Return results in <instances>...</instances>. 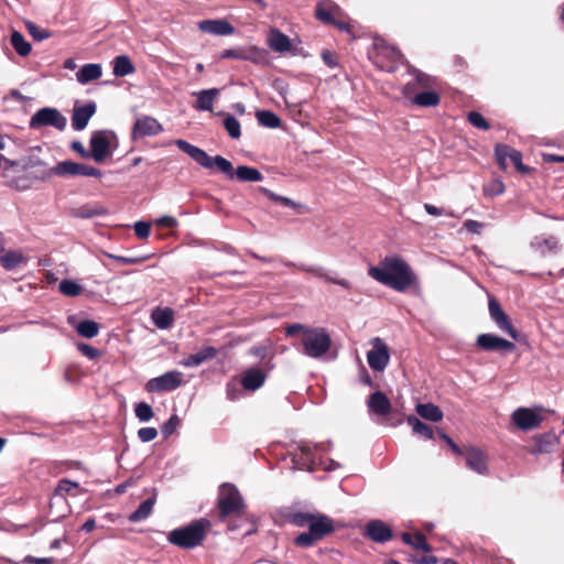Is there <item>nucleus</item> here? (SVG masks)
Wrapping results in <instances>:
<instances>
[{
  "label": "nucleus",
  "instance_id": "obj_63",
  "mask_svg": "<svg viewBox=\"0 0 564 564\" xmlns=\"http://www.w3.org/2000/svg\"><path fill=\"white\" fill-rule=\"evenodd\" d=\"M485 225L480 221L468 219L464 223V228L471 234L480 235Z\"/></svg>",
  "mask_w": 564,
  "mask_h": 564
},
{
  "label": "nucleus",
  "instance_id": "obj_3",
  "mask_svg": "<svg viewBox=\"0 0 564 564\" xmlns=\"http://www.w3.org/2000/svg\"><path fill=\"white\" fill-rule=\"evenodd\" d=\"M285 335L288 337L300 335L302 352L311 358H321L332 346V338L323 327L312 328L294 323L285 327Z\"/></svg>",
  "mask_w": 564,
  "mask_h": 564
},
{
  "label": "nucleus",
  "instance_id": "obj_19",
  "mask_svg": "<svg viewBox=\"0 0 564 564\" xmlns=\"http://www.w3.org/2000/svg\"><path fill=\"white\" fill-rule=\"evenodd\" d=\"M308 530L319 540L335 531V522L324 513H314Z\"/></svg>",
  "mask_w": 564,
  "mask_h": 564
},
{
  "label": "nucleus",
  "instance_id": "obj_44",
  "mask_svg": "<svg viewBox=\"0 0 564 564\" xmlns=\"http://www.w3.org/2000/svg\"><path fill=\"white\" fill-rule=\"evenodd\" d=\"M258 191L260 193H262L263 195H265L269 199H271L274 203H279V204L283 205V206L292 207V208L302 207L301 204H297V203L293 202L292 199H290L288 197L278 195V194L273 193L272 191H270V189H268L265 187L260 186V187H258Z\"/></svg>",
  "mask_w": 564,
  "mask_h": 564
},
{
  "label": "nucleus",
  "instance_id": "obj_59",
  "mask_svg": "<svg viewBox=\"0 0 564 564\" xmlns=\"http://www.w3.org/2000/svg\"><path fill=\"white\" fill-rule=\"evenodd\" d=\"M78 482L72 481L67 478L61 479L54 490V494H68L74 489H78Z\"/></svg>",
  "mask_w": 564,
  "mask_h": 564
},
{
  "label": "nucleus",
  "instance_id": "obj_22",
  "mask_svg": "<svg viewBox=\"0 0 564 564\" xmlns=\"http://www.w3.org/2000/svg\"><path fill=\"white\" fill-rule=\"evenodd\" d=\"M343 13V10L332 1H321L315 7V17L324 24H332Z\"/></svg>",
  "mask_w": 564,
  "mask_h": 564
},
{
  "label": "nucleus",
  "instance_id": "obj_8",
  "mask_svg": "<svg viewBox=\"0 0 564 564\" xmlns=\"http://www.w3.org/2000/svg\"><path fill=\"white\" fill-rule=\"evenodd\" d=\"M184 383L183 373L171 370L160 377L150 379L145 384L148 392H167L180 388Z\"/></svg>",
  "mask_w": 564,
  "mask_h": 564
},
{
  "label": "nucleus",
  "instance_id": "obj_27",
  "mask_svg": "<svg viewBox=\"0 0 564 564\" xmlns=\"http://www.w3.org/2000/svg\"><path fill=\"white\" fill-rule=\"evenodd\" d=\"M267 43L270 48L278 53H286L292 50L290 37L282 33L279 29L270 30Z\"/></svg>",
  "mask_w": 564,
  "mask_h": 564
},
{
  "label": "nucleus",
  "instance_id": "obj_64",
  "mask_svg": "<svg viewBox=\"0 0 564 564\" xmlns=\"http://www.w3.org/2000/svg\"><path fill=\"white\" fill-rule=\"evenodd\" d=\"M323 62L330 68H334L338 65L336 53L325 50L322 52Z\"/></svg>",
  "mask_w": 564,
  "mask_h": 564
},
{
  "label": "nucleus",
  "instance_id": "obj_35",
  "mask_svg": "<svg viewBox=\"0 0 564 564\" xmlns=\"http://www.w3.org/2000/svg\"><path fill=\"white\" fill-rule=\"evenodd\" d=\"M406 423L412 427L413 433L417 435H422L427 440H432L434 437V430L432 426L423 423L419 417L411 414L406 417Z\"/></svg>",
  "mask_w": 564,
  "mask_h": 564
},
{
  "label": "nucleus",
  "instance_id": "obj_57",
  "mask_svg": "<svg viewBox=\"0 0 564 564\" xmlns=\"http://www.w3.org/2000/svg\"><path fill=\"white\" fill-rule=\"evenodd\" d=\"M330 25L348 34H354V26L350 24L348 18L343 12Z\"/></svg>",
  "mask_w": 564,
  "mask_h": 564
},
{
  "label": "nucleus",
  "instance_id": "obj_60",
  "mask_svg": "<svg viewBox=\"0 0 564 564\" xmlns=\"http://www.w3.org/2000/svg\"><path fill=\"white\" fill-rule=\"evenodd\" d=\"M158 436V431L155 427H142L138 431V437L144 442H151Z\"/></svg>",
  "mask_w": 564,
  "mask_h": 564
},
{
  "label": "nucleus",
  "instance_id": "obj_26",
  "mask_svg": "<svg viewBox=\"0 0 564 564\" xmlns=\"http://www.w3.org/2000/svg\"><path fill=\"white\" fill-rule=\"evenodd\" d=\"M108 214V209L100 203L93 202L72 208L69 215L75 218L89 219Z\"/></svg>",
  "mask_w": 564,
  "mask_h": 564
},
{
  "label": "nucleus",
  "instance_id": "obj_34",
  "mask_svg": "<svg viewBox=\"0 0 564 564\" xmlns=\"http://www.w3.org/2000/svg\"><path fill=\"white\" fill-rule=\"evenodd\" d=\"M441 96L436 91L424 90L417 93L412 98V104L420 107H435L440 104Z\"/></svg>",
  "mask_w": 564,
  "mask_h": 564
},
{
  "label": "nucleus",
  "instance_id": "obj_12",
  "mask_svg": "<svg viewBox=\"0 0 564 564\" xmlns=\"http://www.w3.org/2000/svg\"><path fill=\"white\" fill-rule=\"evenodd\" d=\"M488 308L491 319L497 326L505 333H507L512 339L517 340L519 333L516 327L511 324L509 316L502 310L498 300L494 296H489Z\"/></svg>",
  "mask_w": 564,
  "mask_h": 564
},
{
  "label": "nucleus",
  "instance_id": "obj_10",
  "mask_svg": "<svg viewBox=\"0 0 564 564\" xmlns=\"http://www.w3.org/2000/svg\"><path fill=\"white\" fill-rule=\"evenodd\" d=\"M370 343L372 349L367 354L369 367L375 371H383L390 360L389 347L379 337L372 338Z\"/></svg>",
  "mask_w": 564,
  "mask_h": 564
},
{
  "label": "nucleus",
  "instance_id": "obj_31",
  "mask_svg": "<svg viewBox=\"0 0 564 564\" xmlns=\"http://www.w3.org/2000/svg\"><path fill=\"white\" fill-rule=\"evenodd\" d=\"M416 413L424 420L437 423L443 420V411L440 406L433 403H417L415 406Z\"/></svg>",
  "mask_w": 564,
  "mask_h": 564
},
{
  "label": "nucleus",
  "instance_id": "obj_30",
  "mask_svg": "<svg viewBox=\"0 0 564 564\" xmlns=\"http://www.w3.org/2000/svg\"><path fill=\"white\" fill-rule=\"evenodd\" d=\"M151 318L156 327L167 329L173 325L174 311L170 307H156L152 311Z\"/></svg>",
  "mask_w": 564,
  "mask_h": 564
},
{
  "label": "nucleus",
  "instance_id": "obj_7",
  "mask_svg": "<svg viewBox=\"0 0 564 564\" xmlns=\"http://www.w3.org/2000/svg\"><path fill=\"white\" fill-rule=\"evenodd\" d=\"M53 174L57 176L82 175L90 177H101L102 175L101 171L97 167L73 161L58 162L54 167L51 169L50 175Z\"/></svg>",
  "mask_w": 564,
  "mask_h": 564
},
{
  "label": "nucleus",
  "instance_id": "obj_23",
  "mask_svg": "<svg viewBox=\"0 0 564 564\" xmlns=\"http://www.w3.org/2000/svg\"><path fill=\"white\" fill-rule=\"evenodd\" d=\"M288 265L295 267L297 270H300L302 272H306V273H310V274H312V275H314L316 278L323 279L325 282L340 285L341 288H344L346 290H350L351 289V283L348 280L333 278L329 274H327L324 271V269L321 268V267H310V265H306V264L295 265L294 263H289Z\"/></svg>",
  "mask_w": 564,
  "mask_h": 564
},
{
  "label": "nucleus",
  "instance_id": "obj_15",
  "mask_svg": "<svg viewBox=\"0 0 564 564\" xmlns=\"http://www.w3.org/2000/svg\"><path fill=\"white\" fill-rule=\"evenodd\" d=\"M464 457L466 462V466L480 475H486L488 473V455L487 453L475 446L465 447Z\"/></svg>",
  "mask_w": 564,
  "mask_h": 564
},
{
  "label": "nucleus",
  "instance_id": "obj_55",
  "mask_svg": "<svg viewBox=\"0 0 564 564\" xmlns=\"http://www.w3.org/2000/svg\"><path fill=\"white\" fill-rule=\"evenodd\" d=\"M180 424V419L177 415H172L165 423H163L162 427H161V432L163 434L164 437H169L171 436L176 427L178 426Z\"/></svg>",
  "mask_w": 564,
  "mask_h": 564
},
{
  "label": "nucleus",
  "instance_id": "obj_6",
  "mask_svg": "<svg viewBox=\"0 0 564 564\" xmlns=\"http://www.w3.org/2000/svg\"><path fill=\"white\" fill-rule=\"evenodd\" d=\"M66 118L55 108L44 107L37 110L30 120L31 129L53 127L59 131L66 128Z\"/></svg>",
  "mask_w": 564,
  "mask_h": 564
},
{
  "label": "nucleus",
  "instance_id": "obj_18",
  "mask_svg": "<svg viewBox=\"0 0 564 564\" xmlns=\"http://www.w3.org/2000/svg\"><path fill=\"white\" fill-rule=\"evenodd\" d=\"M402 57L400 51L394 47H381L375 56V65L386 72L392 73L397 69Z\"/></svg>",
  "mask_w": 564,
  "mask_h": 564
},
{
  "label": "nucleus",
  "instance_id": "obj_48",
  "mask_svg": "<svg viewBox=\"0 0 564 564\" xmlns=\"http://www.w3.org/2000/svg\"><path fill=\"white\" fill-rule=\"evenodd\" d=\"M55 506L58 508V511L54 514L56 519L63 518L69 512L65 496H51V509H53Z\"/></svg>",
  "mask_w": 564,
  "mask_h": 564
},
{
  "label": "nucleus",
  "instance_id": "obj_50",
  "mask_svg": "<svg viewBox=\"0 0 564 564\" xmlns=\"http://www.w3.org/2000/svg\"><path fill=\"white\" fill-rule=\"evenodd\" d=\"M468 122L477 129L487 131L490 129V123L487 119L478 111H470L467 115Z\"/></svg>",
  "mask_w": 564,
  "mask_h": 564
},
{
  "label": "nucleus",
  "instance_id": "obj_47",
  "mask_svg": "<svg viewBox=\"0 0 564 564\" xmlns=\"http://www.w3.org/2000/svg\"><path fill=\"white\" fill-rule=\"evenodd\" d=\"M224 127L227 130L228 134L232 139H239L241 135L240 122L232 116L227 115L224 120Z\"/></svg>",
  "mask_w": 564,
  "mask_h": 564
},
{
  "label": "nucleus",
  "instance_id": "obj_37",
  "mask_svg": "<svg viewBox=\"0 0 564 564\" xmlns=\"http://www.w3.org/2000/svg\"><path fill=\"white\" fill-rule=\"evenodd\" d=\"M135 70L134 65L127 55H119L113 59V74L117 77H124Z\"/></svg>",
  "mask_w": 564,
  "mask_h": 564
},
{
  "label": "nucleus",
  "instance_id": "obj_32",
  "mask_svg": "<svg viewBox=\"0 0 564 564\" xmlns=\"http://www.w3.org/2000/svg\"><path fill=\"white\" fill-rule=\"evenodd\" d=\"M102 75L101 66L99 64H85L76 74L78 83L86 85L93 80L100 78Z\"/></svg>",
  "mask_w": 564,
  "mask_h": 564
},
{
  "label": "nucleus",
  "instance_id": "obj_20",
  "mask_svg": "<svg viewBox=\"0 0 564 564\" xmlns=\"http://www.w3.org/2000/svg\"><path fill=\"white\" fill-rule=\"evenodd\" d=\"M97 106L94 101H89L84 106L75 107L72 116V127L76 131L84 130L89 119L95 115Z\"/></svg>",
  "mask_w": 564,
  "mask_h": 564
},
{
  "label": "nucleus",
  "instance_id": "obj_5",
  "mask_svg": "<svg viewBox=\"0 0 564 564\" xmlns=\"http://www.w3.org/2000/svg\"><path fill=\"white\" fill-rule=\"evenodd\" d=\"M325 451L324 444L301 442L296 449L291 453L292 467L299 470L313 471L316 466L315 453Z\"/></svg>",
  "mask_w": 564,
  "mask_h": 564
},
{
  "label": "nucleus",
  "instance_id": "obj_1",
  "mask_svg": "<svg viewBox=\"0 0 564 564\" xmlns=\"http://www.w3.org/2000/svg\"><path fill=\"white\" fill-rule=\"evenodd\" d=\"M175 144L181 151L189 155L202 167L209 170L216 169L230 180L235 176L240 182H261L263 180V175L256 167L239 165L235 170L232 163L224 156H210L203 149L195 147L183 139H177Z\"/></svg>",
  "mask_w": 564,
  "mask_h": 564
},
{
  "label": "nucleus",
  "instance_id": "obj_52",
  "mask_svg": "<svg viewBox=\"0 0 564 564\" xmlns=\"http://www.w3.org/2000/svg\"><path fill=\"white\" fill-rule=\"evenodd\" d=\"M134 412H135V416L142 422H147V421L151 420L154 415L151 405H149L145 402L138 403L135 405Z\"/></svg>",
  "mask_w": 564,
  "mask_h": 564
},
{
  "label": "nucleus",
  "instance_id": "obj_61",
  "mask_svg": "<svg viewBox=\"0 0 564 564\" xmlns=\"http://www.w3.org/2000/svg\"><path fill=\"white\" fill-rule=\"evenodd\" d=\"M151 226L144 221H138L134 224V234L140 239H145L150 235Z\"/></svg>",
  "mask_w": 564,
  "mask_h": 564
},
{
  "label": "nucleus",
  "instance_id": "obj_17",
  "mask_svg": "<svg viewBox=\"0 0 564 564\" xmlns=\"http://www.w3.org/2000/svg\"><path fill=\"white\" fill-rule=\"evenodd\" d=\"M476 344L485 351H513L516 345L505 338L492 334H480L477 337Z\"/></svg>",
  "mask_w": 564,
  "mask_h": 564
},
{
  "label": "nucleus",
  "instance_id": "obj_29",
  "mask_svg": "<svg viewBox=\"0 0 564 564\" xmlns=\"http://www.w3.org/2000/svg\"><path fill=\"white\" fill-rule=\"evenodd\" d=\"M217 355V349L213 346L204 347L202 350H199L196 354H192L184 358L181 364L184 367H197L202 365L203 362L210 360L215 358Z\"/></svg>",
  "mask_w": 564,
  "mask_h": 564
},
{
  "label": "nucleus",
  "instance_id": "obj_53",
  "mask_svg": "<svg viewBox=\"0 0 564 564\" xmlns=\"http://www.w3.org/2000/svg\"><path fill=\"white\" fill-rule=\"evenodd\" d=\"M26 29L30 35L37 41L46 40L51 36V32L46 29H41L33 22L26 23Z\"/></svg>",
  "mask_w": 564,
  "mask_h": 564
},
{
  "label": "nucleus",
  "instance_id": "obj_42",
  "mask_svg": "<svg viewBox=\"0 0 564 564\" xmlns=\"http://www.w3.org/2000/svg\"><path fill=\"white\" fill-rule=\"evenodd\" d=\"M11 44L20 56H28L31 52V44L18 31L11 34Z\"/></svg>",
  "mask_w": 564,
  "mask_h": 564
},
{
  "label": "nucleus",
  "instance_id": "obj_16",
  "mask_svg": "<svg viewBox=\"0 0 564 564\" xmlns=\"http://www.w3.org/2000/svg\"><path fill=\"white\" fill-rule=\"evenodd\" d=\"M163 131L162 124L153 117L144 116L138 118L132 127L131 137L133 140L152 137Z\"/></svg>",
  "mask_w": 564,
  "mask_h": 564
},
{
  "label": "nucleus",
  "instance_id": "obj_9",
  "mask_svg": "<svg viewBox=\"0 0 564 564\" xmlns=\"http://www.w3.org/2000/svg\"><path fill=\"white\" fill-rule=\"evenodd\" d=\"M217 508L221 521L241 518L246 512V503L241 496H220Z\"/></svg>",
  "mask_w": 564,
  "mask_h": 564
},
{
  "label": "nucleus",
  "instance_id": "obj_13",
  "mask_svg": "<svg viewBox=\"0 0 564 564\" xmlns=\"http://www.w3.org/2000/svg\"><path fill=\"white\" fill-rule=\"evenodd\" d=\"M89 154L97 163L104 162L110 154V140L106 131H96L90 137Z\"/></svg>",
  "mask_w": 564,
  "mask_h": 564
},
{
  "label": "nucleus",
  "instance_id": "obj_40",
  "mask_svg": "<svg viewBox=\"0 0 564 564\" xmlns=\"http://www.w3.org/2000/svg\"><path fill=\"white\" fill-rule=\"evenodd\" d=\"M314 516V512L307 511H290L285 514L286 520L300 528L310 527L311 520Z\"/></svg>",
  "mask_w": 564,
  "mask_h": 564
},
{
  "label": "nucleus",
  "instance_id": "obj_14",
  "mask_svg": "<svg viewBox=\"0 0 564 564\" xmlns=\"http://www.w3.org/2000/svg\"><path fill=\"white\" fill-rule=\"evenodd\" d=\"M364 535L376 543L383 544L393 538V531L384 521L375 519L365 525Z\"/></svg>",
  "mask_w": 564,
  "mask_h": 564
},
{
  "label": "nucleus",
  "instance_id": "obj_2",
  "mask_svg": "<svg viewBox=\"0 0 564 564\" xmlns=\"http://www.w3.org/2000/svg\"><path fill=\"white\" fill-rule=\"evenodd\" d=\"M368 274L377 282L397 292H405L411 288L419 286L415 272L405 260L398 256L383 258L378 265L368 269Z\"/></svg>",
  "mask_w": 564,
  "mask_h": 564
},
{
  "label": "nucleus",
  "instance_id": "obj_36",
  "mask_svg": "<svg viewBox=\"0 0 564 564\" xmlns=\"http://www.w3.org/2000/svg\"><path fill=\"white\" fill-rule=\"evenodd\" d=\"M154 505H155V498L154 497L148 498L138 507V509L135 511H133L129 516V521L135 523V522H141V521L145 520L152 513Z\"/></svg>",
  "mask_w": 564,
  "mask_h": 564
},
{
  "label": "nucleus",
  "instance_id": "obj_43",
  "mask_svg": "<svg viewBox=\"0 0 564 564\" xmlns=\"http://www.w3.org/2000/svg\"><path fill=\"white\" fill-rule=\"evenodd\" d=\"M508 158L511 161V163L514 165L516 170L521 174H529L533 171L530 166L522 163V153L508 145Z\"/></svg>",
  "mask_w": 564,
  "mask_h": 564
},
{
  "label": "nucleus",
  "instance_id": "obj_39",
  "mask_svg": "<svg viewBox=\"0 0 564 564\" xmlns=\"http://www.w3.org/2000/svg\"><path fill=\"white\" fill-rule=\"evenodd\" d=\"M258 122L267 128H279L281 126V119L278 115L270 110H259L256 113Z\"/></svg>",
  "mask_w": 564,
  "mask_h": 564
},
{
  "label": "nucleus",
  "instance_id": "obj_41",
  "mask_svg": "<svg viewBox=\"0 0 564 564\" xmlns=\"http://www.w3.org/2000/svg\"><path fill=\"white\" fill-rule=\"evenodd\" d=\"M76 332L84 338H94L98 335L99 324L91 319H84L77 324Z\"/></svg>",
  "mask_w": 564,
  "mask_h": 564
},
{
  "label": "nucleus",
  "instance_id": "obj_25",
  "mask_svg": "<svg viewBox=\"0 0 564 564\" xmlns=\"http://www.w3.org/2000/svg\"><path fill=\"white\" fill-rule=\"evenodd\" d=\"M367 405L370 412L380 416L388 415L392 409L391 401L386 393L381 391L371 393L368 398Z\"/></svg>",
  "mask_w": 564,
  "mask_h": 564
},
{
  "label": "nucleus",
  "instance_id": "obj_46",
  "mask_svg": "<svg viewBox=\"0 0 564 564\" xmlns=\"http://www.w3.org/2000/svg\"><path fill=\"white\" fill-rule=\"evenodd\" d=\"M482 192L489 197L501 195L505 192V184L500 178H492L484 185Z\"/></svg>",
  "mask_w": 564,
  "mask_h": 564
},
{
  "label": "nucleus",
  "instance_id": "obj_51",
  "mask_svg": "<svg viewBox=\"0 0 564 564\" xmlns=\"http://www.w3.org/2000/svg\"><path fill=\"white\" fill-rule=\"evenodd\" d=\"M508 144L498 143L495 147V156L497 164L502 171H506L508 167L507 159L508 158Z\"/></svg>",
  "mask_w": 564,
  "mask_h": 564
},
{
  "label": "nucleus",
  "instance_id": "obj_45",
  "mask_svg": "<svg viewBox=\"0 0 564 564\" xmlns=\"http://www.w3.org/2000/svg\"><path fill=\"white\" fill-rule=\"evenodd\" d=\"M22 261L23 256L18 251H8L0 257V263L7 270L15 269Z\"/></svg>",
  "mask_w": 564,
  "mask_h": 564
},
{
  "label": "nucleus",
  "instance_id": "obj_4",
  "mask_svg": "<svg viewBox=\"0 0 564 564\" xmlns=\"http://www.w3.org/2000/svg\"><path fill=\"white\" fill-rule=\"evenodd\" d=\"M210 528V521L206 518H200L192 521L187 525L170 531L167 541L181 549H195L203 543Z\"/></svg>",
  "mask_w": 564,
  "mask_h": 564
},
{
  "label": "nucleus",
  "instance_id": "obj_11",
  "mask_svg": "<svg viewBox=\"0 0 564 564\" xmlns=\"http://www.w3.org/2000/svg\"><path fill=\"white\" fill-rule=\"evenodd\" d=\"M511 420L517 427L522 431H530L538 429L543 422V416L540 410L530 408H518L511 414Z\"/></svg>",
  "mask_w": 564,
  "mask_h": 564
},
{
  "label": "nucleus",
  "instance_id": "obj_21",
  "mask_svg": "<svg viewBox=\"0 0 564 564\" xmlns=\"http://www.w3.org/2000/svg\"><path fill=\"white\" fill-rule=\"evenodd\" d=\"M267 379V372L260 368L253 367L247 369L240 379V383L245 390L256 391L261 388Z\"/></svg>",
  "mask_w": 564,
  "mask_h": 564
},
{
  "label": "nucleus",
  "instance_id": "obj_49",
  "mask_svg": "<svg viewBox=\"0 0 564 564\" xmlns=\"http://www.w3.org/2000/svg\"><path fill=\"white\" fill-rule=\"evenodd\" d=\"M62 294L66 296H77L82 293V285L72 280H63L58 286Z\"/></svg>",
  "mask_w": 564,
  "mask_h": 564
},
{
  "label": "nucleus",
  "instance_id": "obj_24",
  "mask_svg": "<svg viewBox=\"0 0 564 564\" xmlns=\"http://www.w3.org/2000/svg\"><path fill=\"white\" fill-rule=\"evenodd\" d=\"M556 442L557 437L553 433L539 434L532 437L528 451L534 455L551 453Z\"/></svg>",
  "mask_w": 564,
  "mask_h": 564
},
{
  "label": "nucleus",
  "instance_id": "obj_54",
  "mask_svg": "<svg viewBox=\"0 0 564 564\" xmlns=\"http://www.w3.org/2000/svg\"><path fill=\"white\" fill-rule=\"evenodd\" d=\"M317 541L318 539L308 530L307 532L299 534L295 538L294 543L301 547H310Z\"/></svg>",
  "mask_w": 564,
  "mask_h": 564
},
{
  "label": "nucleus",
  "instance_id": "obj_38",
  "mask_svg": "<svg viewBox=\"0 0 564 564\" xmlns=\"http://www.w3.org/2000/svg\"><path fill=\"white\" fill-rule=\"evenodd\" d=\"M242 61H249L253 64L262 65L268 62V52L254 45L243 48Z\"/></svg>",
  "mask_w": 564,
  "mask_h": 564
},
{
  "label": "nucleus",
  "instance_id": "obj_62",
  "mask_svg": "<svg viewBox=\"0 0 564 564\" xmlns=\"http://www.w3.org/2000/svg\"><path fill=\"white\" fill-rule=\"evenodd\" d=\"M414 83H415L416 87L419 86L422 88H429L432 85V79L429 75H426L420 70H416L415 77H414Z\"/></svg>",
  "mask_w": 564,
  "mask_h": 564
},
{
  "label": "nucleus",
  "instance_id": "obj_58",
  "mask_svg": "<svg viewBox=\"0 0 564 564\" xmlns=\"http://www.w3.org/2000/svg\"><path fill=\"white\" fill-rule=\"evenodd\" d=\"M77 349L90 360H96L101 356L100 350L86 343H79Z\"/></svg>",
  "mask_w": 564,
  "mask_h": 564
},
{
  "label": "nucleus",
  "instance_id": "obj_28",
  "mask_svg": "<svg viewBox=\"0 0 564 564\" xmlns=\"http://www.w3.org/2000/svg\"><path fill=\"white\" fill-rule=\"evenodd\" d=\"M199 29L215 35H230L235 28L226 20H204L199 23Z\"/></svg>",
  "mask_w": 564,
  "mask_h": 564
},
{
  "label": "nucleus",
  "instance_id": "obj_33",
  "mask_svg": "<svg viewBox=\"0 0 564 564\" xmlns=\"http://www.w3.org/2000/svg\"><path fill=\"white\" fill-rule=\"evenodd\" d=\"M219 95L218 88H210L206 90H202L197 94V100L195 104V109L199 111H212L214 100Z\"/></svg>",
  "mask_w": 564,
  "mask_h": 564
},
{
  "label": "nucleus",
  "instance_id": "obj_56",
  "mask_svg": "<svg viewBox=\"0 0 564 564\" xmlns=\"http://www.w3.org/2000/svg\"><path fill=\"white\" fill-rule=\"evenodd\" d=\"M411 546L424 552H430L432 550L431 545L426 542L425 536L419 531L413 534Z\"/></svg>",
  "mask_w": 564,
  "mask_h": 564
}]
</instances>
